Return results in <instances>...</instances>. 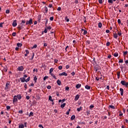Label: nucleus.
<instances>
[{
    "mask_svg": "<svg viewBox=\"0 0 128 128\" xmlns=\"http://www.w3.org/2000/svg\"><path fill=\"white\" fill-rule=\"evenodd\" d=\"M10 82H7L6 84L5 90L6 92H9L10 90Z\"/></svg>",
    "mask_w": 128,
    "mask_h": 128,
    "instance_id": "f257e3e1",
    "label": "nucleus"
},
{
    "mask_svg": "<svg viewBox=\"0 0 128 128\" xmlns=\"http://www.w3.org/2000/svg\"><path fill=\"white\" fill-rule=\"evenodd\" d=\"M28 24H30H30H32V18H30V20H27L26 22V25L28 26Z\"/></svg>",
    "mask_w": 128,
    "mask_h": 128,
    "instance_id": "f03ea898",
    "label": "nucleus"
},
{
    "mask_svg": "<svg viewBox=\"0 0 128 128\" xmlns=\"http://www.w3.org/2000/svg\"><path fill=\"white\" fill-rule=\"evenodd\" d=\"M24 25L22 23H20V25L18 26V28L19 30H20L22 28H24Z\"/></svg>",
    "mask_w": 128,
    "mask_h": 128,
    "instance_id": "7ed1b4c3",
    "label": "nucleus"
},
{
    "mask_svg": "<svg viewBox=\"0 0 128 128\" xmlns=\"http://www.w3.org/2000/svg\"><path fill=\"white\" fill-rule=\"evenodd\" d=\"M58 76H68V74H66V72H63L61 74H59Z\"/></svg>",
    "mask_w": 128,
    "mask_h": 128,
    "instance_id": "20e7f679",
    "label": "nucleus"
},
{
    "mask_svg": "<svg viewBox=\"0 0 128 128\" xmlns=\"http://www.w3.org/2000/svg\"><path fill=\"white\" fill-rule=\"evenodd\" d=\"M17 70H19V72H22V70H24V66H19L17 68Z\"/></svg>",
    "mask_w": 128,
    "mask_h": 128,
    "instance_id": "39448f33",
    "label": "nucleus"
},
{
    "mask_svg": "<svg viewBox=\"0 0 128 128\" xmlns=\"http://www.w3.org/2000/svg\"><path fill=\"white\" fill-rule=\"evenodd\" d=\"M82 32H83L82 34H84V36H86V34H88V31H86V30L82 29Z\"/></svg>",
    "mask_w": 128,
    "mask_h": 128,
    "instance_id": "423d86ee",
    "label": "nucleus"
},
{
    "mask_svg": "<svg viewBox=\"0 0 128 128\" xmlns=\"http://www.w3.org/2000/svg\"><path fill=\"white\" fill-rule=\"evenodd\" d=\"M18 24L16 23V20H14L13 22H12V26H16Z\"/></svg>",
    "mask_w": 128,
    "mask_h": 128,
    "instance_id": "0eeeda50",
    "label": "nucleus"
},
{
    "mask_svg": "<svg viewBox=\"0 0 128 128\" xmlns=\"http://www.w3.org/2000/svg\"><path fill=\"white\" fill-rule=\"evenodd\" d=\"M18 102V98L16 97V96H14V99H13V102Z\"/></svg>",
    "mask_w": 128,
    "mask_h": 128,
    "instance_id": "6e6552de",
    "label": "nucleus"
},
{
    "mask_svg": "<svg viewBox=\"0 0 128 128\" xmlns=\"http://www.w3.org/2000/svg\"><path fill=\"white\" fill-rule=\"evenodd\" d=\"M120 95L124 96V89L122 88H120Z\"/></svg>",
    "mask_w": 128,
    "mask_h": 128,
    "instance_id": "1a4fd4ad",
    "label": "nucleus"
},
{
    "mask_svg": "<svg viewBox=\"0 0 128 128\" xmlns=\"http://www.w3.org/2000/svg\"><path fill=\"white\" fill-rule=\"evenodd\" d=\"M20 80L22 82H26V78L24 77L20 78Z\"/></svg>",
    "mask_w": 128,
    "mask_h": 128,
    "instance_id": "9d476101",
    "label": "nucleus"
},
{
    "mask_svg": "<svg viewBox=\"0 0 128 128\" xmlns=\"http://www.w3.org/2000/svg\"><path fill=\"white\" fill-rule=\"evenodd\" d=\"M117 76H118V78H120V72H117Z\"/></svg>",
    "mask_w": 128,
    "mask_h": 128,
    "instance_id": "9b49d317",
    "label": "nucleus"
},
{
    "mask_svg": "<svg viewBox=\"0 0 128 128\" xmlns=\"http://www.w3.org/2000/svg\"><path fill=\"white\" fill-rule=\"evenodd\" d=\"M85 88H86V90H90V86L88 85H86L85 86Z\"/></svg>",
    "mask_w": 128,
    "mask_h": 128,
    "instance_id": "f8f14e48",
    "label": "nucleus"
},
{
    "mask_svg": "<svg viewBox=\"0 0 128 128\" xmlns=\"http://www.w3.org/2000/svg\"><path fill=\"white\" fill-rule=\"evenodd\" d=\"M78 98H80V96L76 95L75 96L74 100H78Z\"/></svg>",
    "mask_w": 128,
    "mask_h": 128,
    "instance_id": "ddd939ff",
    "label": "nucleus"
},
{
    "mask_svg": "<svg viewBox=\"0 0 128 128\" xmlns=\"http://www.w3.org/2000/svg\"><path fill=\"white\" fill-rule=\"evenodd\" d=\"M80 86H82V84H78L76 86V88H80Z\"/></svg>",
    "mask_w": 128,
    "mask_h": 128,
    "instance_id": "4468645a",
    "label": "nucleus"
},
{
    "mask_svg": "<svg viewBox=\"0 0 128 128\" xmlns=\"http://www.w3.org/2000/svg\"><path fill=\"white\" fill-rule=\"evenodd\" d=\"M64 106H66V103H63L60 105V108H64Z\"/></svg>",
    "mask_w": 128,
    "mask_h": 128,
    "instance_id": "2eb2a0df",
    "label": "nucleus"
},
{
    "mask_svg": "<svg viewBox=\"0 0 128 128\" xmlns=\"http://www.w3.org/2000/svg\"><path fill=\"white\" fill-rule=\"evenodd\" d=\"M57 84L58 86H60V84H62V82H60V80H58Z\"/></svg>",
    "mask_w": 128,
    "mask_h": 128,
    "instance_id": "dca6fc26",
    "label": "nucleus"
},
{
    "mask_svg": "<svg viewBox=\"0 0 128 128\" xmlns=\"http://www.w3.org/2000/svg\"><path fill=\"white\" fill-rule=\"evenodd\" d=\"M126 81L122 80L121 81L120 84H122V86H124L126 84Z\"/></svg>",
    "mask_w": 128,
    "mask_h": 128,
    "instance_id": "f3484780",
    "label": "nucleus"
},
{
    "mask_svg": "<svg viewBox=\"0 0 128 128\" xmlns=\"http://www.w3.org/2000/svg\"><path fill=\"white\" fill-rule=\"evenodd\" d=\"M76 118V116L74 115H73L71 116L70 120H74Z\"/></svg>",
    "mask_w": 128,
    "mask_h": 128,
    "instance_id": "a211bd4d",
    "label": "nucleus"
},
{
    "mask_svg": "<svg viewBox=\"0 0 128 128\" xmlns=\"http://www.w3.org/2000/svg\"><path fill=\"white\" fill-rule=\"evenodd\" d=\"M98 28H102V22H99L98 24Z\"/></svg>",
    "mask_w": 128,
    "mask_h": 128,
    "instance_id": "6ab92c4d",
    "label": "nucleus"
},
{
    "mask_svg": "<svg viewBox=\"0 0 128 128\" xmlns=\"http://www.w3.org/2000/svg\"><path fill=\"white\" fill-rule=\"evenodd\" d=\"M24 128V126L23 124H20L19 125V128Z\"/></svg>",
    "mask_w": 128,
    "mask_h": 128,
    "instance_id": "aec40b11",
    "label": "nucleus"
},
{
    "mask_svg": "<svg viewBox=\"0 0 128 128\" xmlns=\"http://www.w3.org/2000/svg\"><path fill=\"white\" fill-rule=\"evenodd\" d=\"M82 108V107L80 106L79 108H77L78 112H80Z\"/></svg>",
    "mask_w": 128,
    "mask_h": 128,
    "instance_id": "412c9836",
    "label": "nucleus"
},
{
    "mask_svg": "<svg viewBox=\"0 0 128 128\" xmlns=\"http://www.w3.org/2000/svg\"><path fill=\"white\" fill-rule=\"evenodd\" d=\"M16 97L18 98V100H21L22 99V96L20 94L16 96Z\"/></svg>",
    "mask_w": 128,
    "mask_h": 128,
    "instance_id": "4be33fe9",
    "label": "nucleus"
},
{
    "mask_svg": "<svg viewBox=\"0 0 128 128\" xmlns=\"http://www.w3.org/2000/svg\"><path fill=\"white\" fill-rule=\"evenodd\" d=\"M52 72H54V68H51L50 70V72L49 74H52Z\"/></svg>",
    "mask_w": 128,
    "mask_h": 128,
    "instance_id": "5701e85b",
    "label": "nucleus"
},
{
    "mask_svg": "<svg viewBox=\"0 0 128 128\" xmlns=\"http://www.w3.org/2000/svg\"><path fill=\"white\" fill-rule=\"evenodd\" d=\"M110 108H112L113 110H114V108H116V107H114V106H112V105H110L109 106Z\"/></svg>",
    "mask_w": 128,
    "mask_h": 128,
    "instance_id": "b1692460",
    "label": "nucleus"
},
{
    "mask_svg": "<svg viewBox=\"0 0 128 128\" xmlns=\"http://www.w3.org/2000/svg\"><path fill=\"white\" fill-rule=\"evenodd\" d=\"M114 38H118V34H114Z\"/></svg>",
    "mask_w": 128,
    "mask_h": 128,
    "instance_id": "393cba45",
    "label": "nucleus"
},
{
    "mask_svg": "<svg viewBox=\"0 0 128 128\" xmlns=\"http://www.w3.org/2000/svg\"><path fill=\"white\" fill-rule=\"evenodd\" d=\"M49 100H50V102H54V100H52V96H49Z\"/></svg>",
    "mask_w": 128,
    "mask_h": 128,
    "instance_id": "a878e982",
    "label": "nucleus"
},
{
    "mask_svg": "<svg viewBox=\"0 0 128 128\" xmlns=\"http://www.w3.org/2000/svg\"><path fill=\"white\" fill-rule=\"evenodd\" d=\"M29 116H34V112H30Z\"/></svg>",
    "mask_w": 128,
    "mask_h": 128,
    "instance_id": "bb28decb",
    "label": "nucleus"
},
{
    "mask_svg": "<svg viewBox=\"0 0 128 128\" xmlns=\"http://www.w3.org/2000/svg\"><path fill=\"white\" fill-rule=\"evenodd\" d=\"M65 20H66V21L67 22H70V19L68 18V16H66L65 17Z\"/></svg>",
    "mask_w": 128,
    "mask_h": 128,
    "instance_id": "cd10ccee",
    "label": "nucleus"
},
{
    "mask_svg": "<svg viewBox=\"0 0 128 128\" xmlns=\"http://www.w3.org/2000/svg\"><path fill=\"white\" fill-rule=\"evenodd\" d=\"M34 80L35 82H36V80H38V78H36V76H35L34 77Z\"/></svg>",
    "mask_w": 128,
    "mask_h": 128,
    "instance_id": "c85d7f7f",
    "label": "nucleus"
},
{
    "mask_svg": "<svg viewBox=\"0 0 128 128\" xmlns=\"http://www.w3.org/2000/svg\"><path fill=\"white\" fill-rule=\"evenodd\" d=\"M34 53H32V58H31V60H34Z\"/></svg>",
    "mask_w": 128,
    "mask_h": 128,
    "instance_id": "c756f323",
    "label": "nucleus"
},
{
    "mask_svg": "<svg viewBox=\"0 0 128 128\" xmlns=\"http://www.w3.org/2000/svg\"><path fill=\"white\" fill-rule=\"evenodd\" d=\"M114 56H116V57L118 56V53H114Z\"/></svg>",
    "mask_w": 128,
    "mask_h": 128,
    "instance_id": "7c9ffc66",
    "label": "nucleus"
},
{
    "mask_svg": "<svg viewBox=\"0 0 128 128\" xmlns=\"http://www.w3.org/2000/svg\"><path fill=\"white\" fill-rule=\"evenodd\" d=\"M17 46H22V44L20 43H18Z\"/></svg>",
    "mask_w": 128,
    "mask_h": 128,
    "instance_id": "2f4dec72",
    "label": "nucleus"
},
{
    "mask_svg": "<svg viewBox=\"0 0 128 128\" xmlns=\"http://www.w3.org/2000/svg\"><path fill=\"white\" fill-rule=\"evenodd\" d=\"M58 70H62V66H58Z\"/></svg>",
    "mask_w": 128,
    "mask_h": 128,
    "instance_id": "473e14b6",
    "label": "nucleus"
},
{
    "mask_svg": "<svg viewBox=\"0 0 128 128\" xmlns=\"http://www.w3.org/2000/svg\"><path fill=\"white\" fill-rule=\"evenodd\" d=\"M46 78H48V76H46L44 78V80H46Z\"/></svg>",
    "mask_w": 128,
    "mask_h": 128,
    "instance_id": "72a5a7b5",
    "label": "nucleus"
},
{
    "mask_svg": "<svg viewBox=\"0 0 128 128\" xmlns=\"http://www.w3.org/2000/svg\"><path fill=\"white\" fill-rule=\"evenodd\" d=\"M110 42H107L106 44V46H110Z\"/></svg>",
    "mask_w": 128,
    "mask_h": 128,
    "instance_id": "f704fd0d",
    "label": "nucleus"
},
{
    "mask_svg": "<svg viewBox=\"0 0 128 128\" xmlns=\"http://www.w3.org/2000/svg\"><path fill=\"white\" fill-rule=\"evenodd\" d=\"M44 32H45V34H46V32H48V28H45Z\"/></svg>",
    "mask_w": 128,
    "mask_h": 128,
    "instance_id": "c9c22d12",
    "label": "nucleus"
},
{
    "mask_svg": "<svg viewBox=\"0 0 128 128\" xmlns=\"http://www.w3.org/2000/svg\"><path fill=\"white\" fill-rule=\"evenodd\" d=\"M30 78L28 77L26 80V82H30Z\"/></svg>",
    "mask_w": 128,
    "mask_h": 128,
    "instance_id": "e433bc0d",
    "label": "nucleus"
},
{
    "mask_svg": "<svg viewBox=\"0 0 128 128\" xmlns=\"http://www.w3.org/2000/svg\"><path fill=\"white\" fill-rule=\"evenodd\" d=\"M128 54V52H124V56H126V54Z\"/></svg>",
    "mask_w": 128,
    "mask_h": 128,
    "instance_id": "4c0bfd02",
    "label": "nucleus"
},
{
    "mask_svg": "<svg viewBox=\"0 0 128 128\" xmlns=\"http://www.w3.org/2000/svg\"><path fill=\"white\" fill-rule=\"evenodd\" d=\"M12 36H16V32H13V33L12 34Z\"/></svg>",
    "mask_w": 128,
    "mask_h": 128,
    "instance_id": "58836bf2",
    "label": "nucleus"
},
{
    "mask_svg": "<svg viewBox=\"0 0 128 128\" xmlns=\"http://www.w3.org/2000/svg\"><path fill=\"white\" fill-rule=\"evenodd\" d=\"M108 2H109L110 4H112L113 3L112 0H108Z\"/></svg>",
    "mask_w": 128,
    "mask_h": 128,
    "instance_id": "ea45409f",
    "label": "nucleus"
},
{
    "mask_svg": "<svg viewBox=\"0 0 128 128\" xmlns=\"http://www.w3.org/2000/svg\"><path fill=\"white\" fill-rule=\"evenodd\" d=\"M47 88H48V90H50V88H52V86H47Z\"/></svg>",
    "mask_w": 128,
    "mask_h": 128,
    "instance_id": "a19ab883",
    "label": "nucleus"
},
{
    "mask_svg": "<svg viewBox=\"0 0 128 128\" xmlns=\"http://www.w3.org/2000/svg\"><path fill=\"white\" fill-rule=\"evenodd\" d=\"M26 52L27 54H30V52H28V50H26Z\"/></svg>",
    "mask_w": 128,
    "mask_h": 128,
    "instance_id": "79ce46f5",
    "label": "nucleus"
},
{
    "mask_svg": "<svg viewBox=\"0 0 128 128\" xmlns=\"http://www.w3.org/2000/svg\"><path fill=\"white\" fill-rule=\"evenodd\" d=\"M38 48V45L36 44L34 45L33 46V48Z\"/></svg>",
    "mask_w": 128,
    "mask_h": 128,
    "instance_id": "37998d69",
    "label": "nucleus"
},
{
    "mask_svg": "<svg viewBox=\"0 0 128 128\" xmlns=\"http://www.w3.org/2000/svg\"><path fill=\"white\" fill-rule=\"evenodd\" d=\"M4 22L0 23V28H2V24H4Z\"/></svg>",
    "mask_w": 128,
    "mask_h": 128,
    "instance_id": "c03bdc74",
    "label": "nucleus"
},
{
    "mask_svg": "<svg viewBox=\"0 0 128 128\" xmlns=\"http://www.w3.org/2000/svg\"><path fill=\"white\" fill-rule=\"evenodd\" d=\"M118 36H122V32H118Z\"/></svg>",
    "mask_w": 128,
    "mask_h": 128,
    "instance_id": "a18cd8bd",
    "label": "nucleus"
},
{
    "mask_svg": "<svg viewBox=\"0 0 128 128\" xmlns=\"http://www.w3.org/2000/svg\"><path fill=\"white\" fill-rule=\"evenodd\" d=\"M71 74H72V76H74V74H76V72H72L71 73Z\"/></svg>",
    "mask_w": 128,
    "mask_h": 128,
    "instance_id": "49530a36",
    "label": "nucleus"
},
{
    "mask_svg": "<svg viewBox=\"0 0 128 128\" xmlns=\"http://www.w3.org/2000/svg\"><path fill=\"white\" fill-rule=\"evenodd\" d=\"M24 88H26V90L27 88H28V85L26 84H24Z\"/></svg>",
    "mask_w": 128,
    "mask_h": 128,
    "instance_id": "de8ad7c7",
    "label": "nucleus"
},
{
    "mask_svg": "<svg viewBox=\"0 0 128 128\" xmlns=\"http://www.w3.org/2000/svg\"><path fill=\"white\" fill-rule=\"evenodd\" d=\"M6 14H10V10H6Z\"/></svg>",
    "mask_w": 128,
    "mask_h": 128,
    "instance_id": "09e8293b",
    "label": "nucleus"
},
{
    "mask_svg": "<svg viewBox=\"0 0 128 128\" xmlns=\"http://www.w3.org/2000/svg\"><path fill=\"white\" fill-rule=\"evenodd\" d=\"M118 62L122 63V62H124V60H119Z\"/></svg>",
    "mask_w": 128,
    "mask_h": 128,
    "instance_id": "8fccbe9b",
    "label": "nucleus"
},
{
    "mask_svg": "<svg viewBox=\"0 0 128 128\" xmlns=\"http://www.w3.org/2000/svg\"><path fill=\"white\" fill-rule=\"evenodd\" d=\"M66 70H68V69L70 68V66L66 65Z\"/></svg>",
    "mask_w": 128,
    "mask_h": 128,
    "instance_id": "3c124183",
    "label": "nucleus"
},
{
    "mask_svg": "<svg viewBox=\"0 0 128 128\" xmlns=\"http://www.w3.org/2000/svg\"><path fill=\"white\" fill-rule=\"evenodd\" d=\"M118 24H120L121 21H120V19H118Z\"/></svg>",
    "mask_w": 128,
    "mask_h": 128,
    "instance_id": "603ef678",
    "label": "nucleus"
},
{
    "mask_svg": "<svg viewBox=\"0 0 128 128\" xmlns=\"http://www.w3.org/2000/svg\"><path fill=\"white\" fill-rule=\"evenodd\" d=\"M54 62H56V64H57L58 62V60H56V59H54Z\"/></svg>",
    "mask_w": 128,
    "mask_h": 128,
    "instance_id": "864d4df0",
    "label": "nucleus"
},
{
    "mask_svg": "<svg viewBox=\"0 0 128 128\" xmlns=\"http://www.w3.org/2000/svg\"><path fill=\"white\" fill-rule=\"evenodd\" d=\"M57 10H62V8L58 7L57 9Z\"/></svg>",
    "mask_w": 128,
    "mask_h": 128,
    "instance_id": "5fc2aeb1",
    "label": "nucleus"
},
{
    "mask_svg": "<svg viewBox=\"0 0 128 128\" xmlns=\"http://www.w3.org/2000/svg\"><path fill=\"white\" fill-rule=\"evenodd\" d=\"M94 108V105L90 106V108Z\"/></svg>",
    "mask_w": 128,
    "mask_h": 128,
    "instance_id": "6e6d98bb",
    "label": "nucleus"
},
{
    "mask_svg": "<svg viewBox=\"0 0 128 128\" xmlns=\"http://www.w3.org/2000/svg\"><path fill=\"white\" fill-rule=\"evenodd\" d=\"M10 106H6V110H10Z\"/></svg>",
    "mask_w": 128,
    "mask_h": 128,
    "instance_id": "4d7b16f0",
    "label": "nucleus"
},
{
    "mask_svg": "<svg viewBox=\"0 0 128 128\" xmlns=\"http://www.w3.org/2000/svg\"><path fill=\"white\" fill-rule=\"evenodd\" d=\"M50 20H54V18L52 16L50 17Z\"/></svg>",
    "mask_w": 128,
    "mask_h": 128,
    "instance_id": "13d9d810",
    "label": "nucleus"
},
{
    "mask_svg": "<svg viewBox=\"0 0 128 128\" xmlns=\"http://www.w3.org/2000/svg\"><path fill=\"white\" fill-rule=\"evenodd\" d=\"M22 112H22V110H20L18 111L19 114H22Z\"/></svg>",
    "mask_w": 128,
    "mask_h": 128,
    "instance_id": "bf43d9fd",
    "label": "nucleus"
},
{
    "mask_svg": "<svg viewBox=\"0 0 128 128\" xmlns=\"http://www.w3.org/2000/svg\"><path fill=\"white\" fill-rule=\"evenodd\" d=\"M99 4H102V0H98Z\"/></svg>",
    "mask_w": 128,
    "mask_h": 128,
    "instance_id": "052dcab7",
    "label": "nucleus"
},
{
    "mask_svg": "<svg viewBox=\"0 0 128 128\" xmlns=\"http://www.w3.org/2000/svg\"><path fill=\"white\" fill-rule=\"evenodd\" d=\"M48 30H52V26H49L47 28Z\"/></svg>",
    "mask_w": 128,
    "mask_h": 128,
    "instance_id": "680f3d73",
    "label": "nucleus"
},
{
    "mask_svg": "<svg viewBox=\"0 0 128 128\" xmlns=\"http://www.w3.org/2000/svg\"><path fill=\"white\" fill-rule=\"evenodd\" d=\"M70 90V87H66V90Z\"/></svg>",
    "mask_w": 128,
    "mask_h": 128,
    "instance_id": "e2e57ef3",
    "label": "nucleus"
},
{
    "mask_svg": "<svg viewBox=\"0 0 128 128\" xmlns=\"http://www.w3.org/2000/svg\"><path fill=\"white\" fill-rule=\"evenodd\" d=\"M124 86H128V82H126L125 83V85H124Z\"/></svg>",
    "mask_w": 128,
    "mask_h": 128,
    "instance_id": "0e129e2a",
    "label": "nucleus"
},
{
    "mask_svg": "<svg viewBox=\"0 0 128 128\" xmlns=\"http://www.w3.org/2000/svg\"><path fill=\"white\" fill-rule=\"evenodd\" d=\"M25 22H26V20H22L21 23L24 24Z\"/></svg>",
    "mask_w": 128,
    "mask_h": 128,
    "instance_id": "69168bd1",
    "label": "nucleus"
},
{
    "mask_svg": "<svg viewBox=\"0 0 128 128\" xmlns=\"http://www.w3.org/2000/svg\"><path fill=\"white\" fill-rule=\"evenodd\" d=\"M106 34H109L110 30H106Z\"/></svg>",
    "mask_w": 128,
    "mask_h": 128,
    "instance_id": "338daca9",
    "label": "nucleus"
},
{
    "mask_svg": "<svg viewBox=\"0 0 128 128\" xmlns=\"http://www.w3.org/2000/svg\"><path fill=\"white\" fill-rule=\"evenodd\" d=\"M108 58H112V55H108Z\"/></svg>",
    "mask_w": 128,
    "mask_h": 128,
    "instance_id": "774afa93",
    "label": "nucleus"
}]
</instances>
